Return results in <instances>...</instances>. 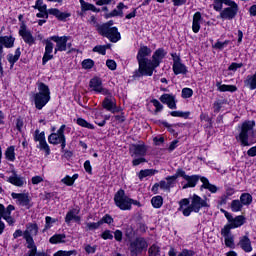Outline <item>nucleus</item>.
I'll return each mask as SVG.
<instances>
[{"instance_id": "obj_59", "label": "nucleus", "mask_w": 256, "mask_h": 256, "mask_svg": "<svg viewBox=\"0 0 256 256\" xmlns=\"http://www.w3.org/2000/svg\"><path fill=\"white\" fill-rule=\"evenodd\" d=\"M151 103L156 108L155 113H160V111H163V104H161V102H159V100L153 99V100H151Z\"/></svg>"}, {"instance_id": "obj_31", "label": "nucleus", "mask_w": 256, "mask_h": 256, "mask_svg": "<svg viewBox=\"0 0 256 256\" xmlns=\"http://www.w3.org/2000/svg\"><path fill=\"white\" fill-rule=\"evenodd\" d=\"M242 225H245V217L244 216H236L235 218H232V221L230 224L225 225V227H230L231 229H237V227H241Z\"/></svg>"}, {"instance_id": "obj_40", "label": "nucleus", "mask_w": 256, "mask_h": 256, "mask_svg": "<svg viewBox=\"0 0 256 256\" xmlns=\"http://www.w3.org/2000/svg\"><path fill=\"white\" fill-rule=\"evenodd\" d=\"M231 3V0H214L213 3V9L215 11H222L223 10V4L229 5Z\"/></svg>"}, {"instance_id": "obj_3", "label": "nucleus", "mask_w": 256, "mask_h": 256, "mask_svg": "<svg viewBox=\"0 0 256 256\" xmlns=\"http://www.w3.org/2000/svg\"><path fill=\"white\" fill-rule=\"evenodd\" d=\"M255 121L249 120L241 124L239 135L236 136L237 141L240 142L241 147H251L253 145L252 137H255Z\"/></svg>"}, {"instance_id": "obj_57", "label": "nucleus", "mask_w": 256, "mask_h": 256, "mask_svg": "<svg viewBox=\"0 0 256 256\" xmlns=\"http://www.w3.org/2000/svg\"><path fill=\"white\" fill-rule=\"evenodd\" d=\"M94 53H99L100 55H105L107 53V46L98 45L93 48Z\"/></svg>"}, {"instance_id": "obj_36", "label": "nucleus", "mask_w": 256, "mask_h": 256, "mask_svg": "<svg viewBox=\"0 0 256 256\" xmlns=\"http://www.w3.org/2000/svg\"><path fill=\"white\" fill-rule=\"evenodd\" d=\"M195 251L189 250V249H183L178 255H177V250L175 248L171 247L168 256H194Z\"/></svg>"}, {"instance_id": "obj_63", "label": "nucleus", "mask_w": 256, "mask_h": 256, "mask_svg": "<svg viewBox=\"0 0 256 256\" xmlns=\"http://www.w3.org/2000/svg\"><path fill=\"white\" fill-rule=\"evenodd\" d=\"M84 251H86V253L91 254V253H95L97 251V245L91 246L89 244H87L84 247Z\"/></svg>"}, {"instance_id": "obj_20", "label": "nucleus", "mask_w": 256, "mask_h": 256, "mask_svg": "<svg viewBox=\"0 0 256 256\" xmlns=\"http://www.w3.org/2000/svg\"><path fill=\"white\" fill-rule=\"evenodd\" d=\"M221 235L224 237L226 247L235 249V238L233 237V234H231V227L224 226L221 230Z\"/></svg>"}, {"instance_id": "obj_22", "label": "nucleus", "mask_w": 256, "mask_h": 256, "mask_svg": "<svg viewBox=\"0 0 256 256\" xmlns=\"http://www.w3.org/2000/svg\"><path fill=\"white\" fill-rule=\"evenodd\" d=\"M131 157H145L147 148L143 144H132L130 147Z\"/></svg>"}, {"instance_id": "obj_55", "label": "nucleus", "mask_w": 256, "mask_h": 256, "mask_svg": "<svg viewBox=\"0 0 256 256\" xmlns=\"http://www.w3.org/2000/svg\"><path fill=\"white\" fill-rule=\"evenodd\" d=\"M100 225H101L100 220L98 222L86 223V227H87L88 231H95V229H99Z\"/></svg>"}, {"instance_id": "obj_33", "label": "nucleus", "mask_w": 256, "mask_h": 256, "mask_svg": "<svg viewBox=\"0 0 256 256\" xmlns=\"http://www.w3.org/2000/svg\"><path fill=\"white\" fill-rule=\"evenodd\" d=\"M21 57V48H17L15 50V55L8 54L7 55V61L10 63V69H13L14 65L19 61V58Z\"/></svg>"}, {"instance_id": "obj_54", "label": "nucleus", "mask_w": 256, "mask_h": 256, "mask_svg": "<svg viewBox=\"0 0 256 256\" xmlns=\"http://www.w3.org/2000/svg\"><path fill=\"white\" fill-rule=\"evenodd\" d=\"M71 255H77V251L76 250H69V251L60 250L54 254V256H71Z\"/></svg>"}, {"instance_id": "obj_49", "label": "nucleus", "mask_w": 256, "mask_h": 256, "mask_svg": "<svg viewBox=\"0 0 256 256\" xmlns=\"http://www.w3.org/2000/svg\"><path fill=\"white\" fill-rule=\"evenodd\" d=\"M77 125H79L80 127H85L86 129H95V126H93V124L87 122V120L83 119V118H78L76 120Z\"/></svg>"}, {"instance_id": "obj_43", "label": "nucleus", "mask_w": 256, "mask_h": 256, "mask_svg": "<svg viewBox=\"0 0 256 256\" xmlns=\"http://www.w3.org/2000/svg\"><path fill=\"white\" fill-rule=\"evenodd\" d=\"M155 173H157V171L153 170V169H145V170H141L138 174V177L140 179V181H143V179H145V177H152V175H155Z\"/></svg>"}, {"instance_id": "obj_62", "label": "nucleus", "mask_w": 256, "mask_h": 256, "mask_svg": "<svg viewBox=\"0 0 256 256\" xmlns=\"http://www.w3.org/2000/svg\"><path fill=\"white\" fill-rule=\"evenodd\" d=\"M102 239H104L105 241H107V239L112 240L113 239V233L111 232V230H105L102 234H101Z\"/></svg>"}, {"instance_id": "obj_28", "label": "nucleus", "mask_w": 256, "mask_h": 256, "mask_svg": "<svg viewBox=\"0 0 256 256\" xmlns=\"http://www.w3.org/2000/svg\"><path fill=\"white\" fill-rule=\"evenodd\" d=\"M123 9H127V6L123 2H120L117 5V9L105 15L106 19H111V17H123Z\"/></svg>"}, {"instance_id": "obj_39", "label": "nucleus", "mask_w": 256, "mask_h": 256, "mask_svg": "<svg viewBox=\"0 0 256 256\" xmlns=\"http://www.w3.org/2000/svg\"><path fill=\"white\" fill-rule=\"evenodd\" d=\"M66 237L67 236L65 234H55L49 239V242L52 243V245H56L57 243H65L64 239H66Z\"/></svg>"}, {"instance_id": "obj_50", "label": "nucleus", "mask_w": 256, "mask_h": 256, "mask_svg": "<svg viewBox=\"0 0 256 256\" xmlns=\"http://www.w3.org/2000/svg\"><path fill=\"white\" fill-rule=\"evenodd\" d=\"M190 112H183V111H172L170 115L172 117H182L183 119H189Z\"/></svg>"}, {"instance_id": "obj_9", "label": "nucleus", "mask_w": 256, "mask_h": 256, "mask_svg": "<svg viewBox=\"0 0 256 256\" xmlns=\"http://www.w3.org/2000/svg\"><path fill=\"white\" fill-rule=\"evenodd\" d=\"M164 57H167V51L163 48H158L152 55V60H150V69L148 71V77L153 76V71L161 65Z\"/></svg>"}, {"instance_id": "obj_16", "label": "nucleus", "mask_w": 256, "mask_h": 256, "mask_svg": "<svg viewBox=\"0 0 256 256\" xmlns=\"http://www.w3.org/2000/svg\"><path fill=\"white\" fill-rule=\"evenodd\" d=\"M66 125L63 124L55 133L48 136V143L51 145H59L65 139Z\"/></svg>"}, {"instance_id": "obj_12", "label": "nucleus", "mask_w": 256, "mask_h": 256, "mask_svg": "<svg viewBox=\"0 0 256 256\" xmlns=\"http://www.w3.org/2000/svg\"><path fill=\"white\" fill-rule=\"evenodd\" d=\"M34 141L39 143L37 146L38 149L41 151H45L46 155H51V148L49 147V144H47V140L45 139V132L39 131V129H36L34 132Z\"/></svg>"}, {"instance_id": "obj_41", "label": "nucleus", "mask_w": 256, "mask_h": 256, "mask_svg": "<svg viewBox=\"0 0 256 256\" xmlns=\"http://www.w3.org/2000/svg\"><path fill=\"white\" fill-rule=\"evenodd\" d=\"M27 243V253L25 256H36L37 255V245H35V242H26Z\"/></svg>"}, {"instance_id": "obj_25", "label": "nucleus", "mask_w": 256, "mask_h": 256, "mask_svg": "<svg viewBox=\"0 0 256 256\" xmlns=\"http://www.w3.org/2000/svg\"><path fill=\"white\" fill-rule=\"evenodd\" d=\"M8 183L15 185V187H23L25 185V177H21L15 170L12 171V175L8 178Z\"/></svg>"}, {"instance_id": "obj_60", "label": "nucleus", "mask_w": 256, "mask_h": 256, "mask_svg": "<svg viewBox=\"0 0 256 256\" xmlns=\"http://www.w3.org/2000/svg\"><path fill=\"white\" fill-rule=\"evenodd\" d=\"M125 235L128 239H133L135 235V230H133V227L127 226L125 230Z\"/></svg>"}, {"instance_id": "obj_21", "label": "nucleus", "mask_w": 256, "mask_h": 256, "mask_svg": "<svg viewBox=\"0 0 256 256\" xmlns=\"http://www.w3.org/2000/svg\"><path fill=\"white\" fill-rule=\"evenodd\" d=\"M19 35L20 37H22L24 43H26L27 45H35V37L30 30H27V27L21 26L19 30Z\"/></svg>"}, {"instance_id": "obj_45", "label": "nucleus", "mask_w": 256, "mask_h": 256, "mask_svg": "<svg viewBox=\"0 0 256 256\" xmlns=\"http://www.w3.org/2000/svg\"><path fill=\"white\" fill-rule=\"evenodd\" d=\"M148 256H161V247L157 244H153L148 249Z\"/></svg>"}, {"instance_id": "obj_56", "label": "nucleus", "mask_w": 256, "mask_h": 256, "mask_svg": "<svg viewBox=\"0 0 256 256\" xmlns=\"http://www.w3.org/2000/svg\"><path fill=\"white\" fill-rule=\"evenodd\" d=\"M191 97H193V89H191V88L182 89V98L183 99H189Z\"/></svg>"}, {"instance_id": "obj_38", "label": "nucleus", "mask_w": 256, "mask_h": 256, "mask_svg": "<svg viewBox=\"0 0 256 256\" xmlns=\"http://www.w3.org/2000/svg\"><path fill=\"white\" fill-rule=\"evenodd\" d=\"M77 179H79V174H74L72 177L69 175H66L64 178L61 179V183H63L64 185H67V187H72V185H74Z\"/></svg>"}, {"instance_id": "obj_26", "label": "nucleus", "mask_w": 256, "mask_h": 256, "mask_svg": "<svg viewBox=\"0 0 256 256\" xmlns=\"http://www.w3.org/2000/svg\"><path fill=\"white\" fill-rule=\"evenodd\" d=\"M12 198L17 199L18 204L22 207H29V195L25 193H12Z\"/></svg>"}, {"instance_id": "obj_13", "label": "nucleus", "mask_w": 256, "mask_h": 256, "mask_svg": "<svg viewBox=\"0 0 256 256\" xmlns=\"http://www.w3.org/2000/svg\"><path fill=\"white\" fill-rule=\"evenodd\" d=\"M178 177H183L187 183L182 187V189H189V187L193 188L197 186L199 183V179H201L200 175H192L189 176L185 173V170L179 168L178 169Z\"/></svg>"}, {"instance_id": "obj_46", "label": "nucleus", "mask_w": 256, "mask_h": 256, "mask_svg": "<svg viewBox=\"0 0 256 256\" xmlns=\"http://www.w3.org/2000/svg\"><path fill=\"white\" fill-rule=\"evenodd\" d=\"M5 157L8 161H15V146H10L6 149Z\"/></svg>"}, {"instance_id": "obj_11", "label": "nucleus", "mask_w": 256, "mask_h": 256, "mask_svg": "<svg viewBox=\"0 0 256 256\" xmlns=\"http://www.w3.org/2000/svg\"><path fill=\"white\" fill-rule=\"evenodd\" d=\"M227 6V8H224L220 12V18L231 21L232 19H235V17H237V13L239 12V5H237L235 1L231 0L230 4H227Z\"/></svg>"}, {"instance_id": "obj_48", "label": "nucleus", "mask_w": 256, "mask_h": 256, "mask_svg": "<svg viewBox=\"0 0 256 256\" xmlns=\"http://www.w3.org/2000/svg\"><path fill=\"white\" fill-rule=\"evenodd\" d=\"M231 209L234 213H237L243 209V204L241 203V200H233L231 202Z\"/></svg>"}, {"instance_id": "obj_1", "label": "nucleus", "mask_w": 256, "mask_h": 256, "mask_svg": "<svg viewBox=\"0 0 256 256\" xmlns=\"http://www.w3.org/2000/svg\"><path fill=\"white\" fill-rule=\"evenodd\" d=\"M51 41L56 43L54 53L57 54L58 51H67V41H69V36H51L48 40L45 41V52L42 58L43 65H46L47 62L53 59V55L51 53H53L54 44Z\"/></svg>"}, {"instance_id": "obj_53", "label": "nucleus", "mask_w": 256, "mask_h": 256, "mask_svg": "<svg viewBox=\"0 0 256 256\" xmlns=\"http://www.w3.org/2000/svg\"><path fill=\"white\" fill-rule=\"evenodd\" d=\"M141 163H147V159H145V156H138L134 157L132 160V165L133 167H137L138 165H141Z\"/></svg>"}, {"instance_id": "obj_7", "label": "nucleus", "mask_w": 256, "mask_h": 256, "mask_svg": "<svg viewBox=\"0 0 256 256\" xmlns=\"http://www.w3.org/2000/svg\"><path fill=\"white\" fill-rule=\"evenodd\" d=\"M97 31L102 37H107L111 43H117L121 40V33H119L117 27L109 28L107 25H100L97 27Z\"/></svg>"}, {"instance_id": "obj_23", "label": "nucleus", "mask_w": 256, "mask_h": 256, "mask_svg": "<svg viewBox=\"0 0 256 256\" xmlns=\"http://www.w3.org/2000/svg\"><path fill=\"white\" fill-rule=\"evenodd\" d=\"M80 210L79 208H73L69 210L65 216V223L69 225L71 221H75L76 223H79L81 221V217L79 216Z\"/></svg>"}, {"instance_id": "obj_14", "label": "nucleus", "mask_w": 256, "mask_h": 256, "mask_svg": "<svg viewBox=\"0 0 256 256\" xmlns=\"http://www.w3.org/2000/svg\"><path fill=\"white\" fill-rule=\"evenodd\" d=\"M177 179H179L178 170L175 175L167 176L165 180L160 181V189L166 193H171V189L177 185Z\"/></svg>"}, {"instance_id": "obj_42", "label": "nucleus", "mask_w": 256, "mask_h": 256, "mask_svg": "<svg viewBox=\"0 0 256 256\" xmlns=\"http://www.w3.org/2000/svg\"><path fill=\"white\" fill-rule=\"evenodd\" d=\"M240 202L242 205H251V203H253V196L249 193H242L240 196Z\"/></svg>"}, {"instance_id": "obj_29", "label": "nucleus", "mask_w": 256, "mask_h": 256, "mask_svg": "<svg viewBox=\"0 0 256 256\" xmlns=\"http://www.w3.org/2000/svg\"><path fill=\"white\" fill-rule=\"evenodd\" d=\"M203 20V17L201 16V12H196L193 16L192 21V31L193 33H199L201 30V21Z\"/></svg>"}, {"instance_id": "obj_18", "label": "nucleus", "mask_w": 256, "mask_h": 256, "mask_svg": "<svg viewBox=\"0 0 256 256\" xmlns=\"http://www.w3.org/2000/svg\"><path fill=\"white\" fill-rule=\"evenodd\" d=\"M174 75H187V66L181 63V58L177 54H172Z\"/></svg>"}, {"instance_id": "obj_47", "label": "nucleus", "mask_w": 256, "mask_h": 256, "mask_svg": "<svg viewBox=\"0 0 256 256\" xmlns=\"http://www.w3.org/2000/svg\"><path fill=\"white\" fill-rule=\"evenodd\" d=\"M45 221L46 224L44 226L43 233H45V231H47L48 229H51L53 227V223H57V219L52 218L51 216H46Z\"/></svg>"}, {"instance_id": "obj_15", "label": "nucleus", "mask_w": 256, "mask_h": 256, "mask_svg": "<svg viewBox=\"0 0 256 256\" xmlns=\"http://www.w3.org/2000/svg\"><path fill=\"white\" fill-rule=\"evenodd\" d=\"M89 87L95 93H100L101 95H111L107 88L103 87V81L99 77L92 78L90 80Z\"/></svg>"}, {"instance_id": "obj_34", "label": "nucleus", "mask_w": 256, "mask_h": 256, "mask_svg": "<svg viewBox=\"0 0 256 256\" xmlns=\"http://www.w3.org/2000/svg\"><path fill=\"white\" fill-rule=\"evenodd\" d=\"M12 211H15V206L10 204L5 208L3 204H0V219L11 217Z\"/></svg>"}, {"instance_id": "obj_32", "label": "nucleus", "mask_w": 256, "mask_h": 256, "mask_svg": "<svg viewBox=\"0 0 256 256\" xmlns=\"http://www.w3.org/2000/svg\"><path fill=\"white\" fill-rule=\"evenodd\" d=\"M80 5H81V11H92L93 13H101V9L95 7V5L85 2V0H80Z\"/></svg>"}, {"instance_id": "obj_27", "label": "nucleus", "mask_w": 256, "mask_h": 256, "mask_svg": "<svg viewBox=\"0 0 256 256\" xmlns=\"http://www.w3.org/2000/svg\"><path fill=\"white\" fill-rule=\"evenodd\" d=\"M238 245L241 247L245 253H251L253 251V246H251V239L247 236L240 237Z\"/></svg>"}, {"instance_id": "obj_58", "label": "nucleus", "mask_w": 256, "mask_h": 256, "mask_svg": "<svg viewBox=\"0 0 256 256\" xmlns=\"http://www.w3.org/2000/svg\"><path fill=\"white\" fill-rule=\"evenodd\" d=\"M93 65H95V62L91 59H85L82 61V68L83 69H93Z\"/></svg>"}, {"instance_id": "obj_35", "label": "nucleus", "mask_w": 256, "mask_h": 256, "mask_svg": "<svg viewBox=\"0 0 256 256\" xmlns=\"http://www.w3.org/2000/svg\"><path fill=\"white\" fill-rule=\"evenodd\" d=\"M216 87L218 88V91H220L221 93H225L227 91L229 93H235V91H237V86L221 84V82H216Z\"/></svg>"}, {"instance_id": "obj_61", "label": "nucleus", "mask_w": 256, "mask_h": 256, "mask_svg": "<svg viewBox=\"0 0 256 256\" xmlns=\"http://www.w3.org/2000/svg\"><path fill=\"white\" fill-rule=\"evenodd\" d=\"M101 225H103V223H107V225H111V223H113V217H111V215L106 214L101 220H100Z\"/></svg>"}, {"instance_id": "obj_5", "label": "nucleus", "mask_w": 256, "mask_h": 256, "mask_svg": "<svg viewBox=\"0 0 256 256\" xmlns=\"http://www.w3.org/2000/svg\"><path fill=\"white\" fill-rule=\"evenodd\" d=\"M114 203L121 211H131V205L141 207V202L129 198L123 189L118 190L114 195Z\"/></svg>"}, {"instance_id": "obj_30", "label": "nucleus", "mask_w": 256, "mask_h": 256, "mask_svg": "<svg viewBox=\"0 0 256 256\" xmlns=\"http://www.w3.org/2000/svg\"><path fill=\"white\" fill-rule=\"evenodd\" d=\"M103 108L107 111H110V113H118L119 110L117 109V106L115 105V102H113V99L111 97H106L103 101Z\"/></svg>"}, {"instance_id": "obj_4", "label": "nucleus", "mask_w": 256, "mask_h": 256, "mask_svg": "<svg viewBox=\"0 0 256 256\" xmlns=\"http://www.w3.org/2000/svg\"><path fill=\"white\" fill-rule=\"evenodd\" d=\"M37 86L38 93L33 95L34 105L36 109L41 111V109L51 101V90H49V86L43 82H38Z\"/></svg>"}, {"instance_id": "obj_2", "label": "nucleus", "mask_w": 256, "mask_h": 256, "mask_svg": "<svg viewBox=\"0 0 256 256\" xmlns=\"http://www.w3.org/2000/svg\"><path fill=\"white\" fill-rule=\"evenodd\" d=\"M151 52V48L147 46L140 47L136 56L139 67L137 70H135L134 77H149L151 60L148 57L151 56Z\"/></svg>"}, {"instance_id": "obj_19", "label": "nucleus", "mask_w": 256, "mask_h": 256, "mask_svg": "<svg viewBox=\"0 0 256 256\" xmlns=\"http://www.w3.org/2000/svg\"><path fill=\"white\" fill-rule=\"evenodd\" d=\"M37 233H39V226H37V224L30 223L26 225V230L23 233V237L26 242H35L33 237H35Z\"/></svg>"}, {"instance_id": "obj_17", "label": "nucleus", "mask_w": 256, "mask_h": 256, "mask_svg": "<svg viewBox=\"0 0 256 256\" xmlns=\"http://www.w3.org/2000/svg\"><path fill=\"white\" fill-rule=\"evenodd\" d=\"M190 207L194 213H199L203 207H209V203H207V200H204L199 195L194 194L191 198Z\"/></svg>"}, {"instance_id": "obj_52", "label": "nucleus", "mask_w": 256, "mask_h": 256, "mask_svg": "<svg viewBox=\"0 0 256 256\" xmlns=\"http://www.w3.org/2000/svg\"><path fill=\"white\" fill-rule=\"evenodd\" d=\"M230 41L229 40H225L224 42L221 41H217L214 45L213 48L214 49H219L220 51H223V49H225V47H227V45H229Z\"/></svg>"}, {"instance_id": "obj_37", "label": "nucleus", "mask_w": 256, "mask_h": 256, "mask_svg": "<svg viewBox=\"0 0 256 256\" xmlns=\"http://www.w3.org/2000/svg\"><path fill=\"white\" fill-rule=\"evenodd\" d=\"M201 182L203 183L201 186V189H207L208 191H210V193H215L217 191V186L209 183V179L202 177L200 178Z\"/></svg>"}, {"instance_id": "obj_8", "label": "nucleus", "mask_w": 256, "mask_h": 256, "mask_svg": "<svg viewBox=\"0 0 256 256\" xmlns=\"http://www.w3.org/2000/svg\"><path fill=\"white\" fill-rule=\"evenodd\" d=\"M147 247H149V244L147 243V240L143 237H137L136 239L130 241L129 251L131 256H137L143 251L147 250Z\"/></svg>"}, {"instance_id": "obj_44", "label": "nucleus", "mask_w": 256, "mask_h": 256, "mask_svg": "<svg viewBox=\"0 0 256 256\" xmlns=\"http://www.w3.org/2000/svg\"><path fill=\"white\" fill-rule=\"evenodd\" d=\"M152 206L154 209H161L163 207V197L162 196H154L151 199Z\"/></svg>"}, {"instance_id": "obj_51", "label": "nucleus", "mask_w": 256, "mask_h": 256, "mask_svg": "<svg viewBox=\"0 0 256 256\" xmlns=\"http://www.w3.org/2000/svg\"><path fill=\"white\" fill-rule=\"evenodd\" d=\"M34 9H37L38 11H49V9H47V4H45L43 0H37Z\"/></svg>"}, {"instance_id": "obj_6", "label": "nucleus", "mask_w": 256, "mask_h": 256, "mask_svg": "<svg viewBox=\"0 0 256 256\" xmlns=\"http://www.w3.org/2000/svg\"><path fill=\"white\" fill-rule=\"evenodd\" d=\"M49 15H53V17H56L58 21H67L69 17H71V13L69 12H61V10L57 8H50L48 10L39 11V13L36 14V17L38 19H49Z\"/></svg>"}, {"instance_id": "obj_10", "label": "nucleus", "mask_w": 256, "mask_h": 256, "mask_svg": "<svg viewBox=\"0 0 256 256\" xmlns=\"http://www.w3.org/2000/svg\"><path fill=\"white\" fill-rule=\"evenodd\" d=\"M15 45V38L2 36L0 37V73L3 75V59H5V53L3 51V46L7 49H11Z\"/></svg>"}, {"instance_id": "obj_64", "label": "nucleus", "mask_w": 256, "mask_h": 256, "mask_svg": "<svg viewBox=\"0 0 256 256\" xmlns=\"http://www.w3.org/2000/svg\"><path fill=\"white\" fill-rule=\"evenodd\" d=\"M241 67H243V63H235V62H233L228 67V71H237L238 69H241Z\"/></svg>"}, {"instance_id": "obj_24", "label": "nucleus", "mask_w": 256, "mask_h": 256, "mask_svg": "<svg viewBox=\"0 0 256 256\" xmlns=\"http://www.w3.org/2000/svg\"><path fill=\"white\" fill-rule=\"evenodd\" d=\"M160 101L167 105L169 109H177V102L175 101V96L173 94H163L160 96Z\"/></svg>"}]
</instances>
